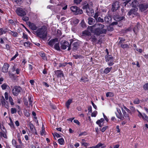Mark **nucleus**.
<instances>
[{
	"mask_svg": "<svg viewBox=\"0 0 148 148\" xmlns=\"http://www.w3.org/2000/svg\"><path fill=\"white\" fill-rule=\"evenodd\" d=\"M61 48L63 50L66 49L67 47H68V51L70 50L71 49V44H69V42L66 40L62 41L60 42Z\"/></svg>",
	"mask_w": 148,
	"mask_h": 148,
	"instance_id": "2",
	"label": "nucleus"
},
{
	"mask_svg": "<svg viewBox=\"0 0 148 148\" xmlns=\"http://www.w3.org/2000/svg\"><path fill=\"white\" fill-rule=\"evenodd\" d=\"M142 119L145 120L147 121L148 122V116L145 113H143Z\"/></svg>",
	"mask_w": 148,
	"mask_h": 148,
	"instance_id": "37",
	"label": "nucleus"
},
{
	"mask_svg": "<svg viewBox=\"0 0 148 148\" xmlns=\"http://www.w3.org/2000/svg\"><path fill=\"white\" fill-rule=\"evenodd\" d=\"M22 19L24 21H27L29 20V18L27 16H23L22 18Z\"/></svg>",
	"mask_w": 148,
	"mask_h": 148,
	"instance_id": "47",
	"label": "nucleus"
},
{
	"mask_svg": "<svg viewBox=\"0 0 148 148\" xmlns=\"http://www.w3.org/2000/svg\"><path fill=\"white\" fill-rule=\"evenodd\" d=\"M5 97L6 100H7L9 99L8 97V93L7 92H6L5 93Z\"/></svg>",
	"mask_w": 148,
	"mask_h": 148,
	"instance_id": "53",
	"label": "nucleus"
},
{
	"mask_svg": "<svg viewBox=\"0 0 148 148\" xmlns=\"http://www.w3.org/2000/svg\"><path fill=\"white\" fill-rule=\"evenodd\" d=\"M116 110L118 113V114H116L117 117L121 120H123L125 118L123 116L121 110L118 108H116Z\"/></svg>",
	"mask_w": 148,
	"mask_h": 148,
	"instance_id": "13",
	"label": "nucleus"
},
{
	"mask_svg": "<svg viewBox=\"0 0 148 148\" xmlns=\"http://www.w3.org/2000/svg\"><path fill=\"white\" fill-rule=\"evenodd\" d=\"M114 94L113 92H108L106 94V96L107 97H112L114 96Z\"/></svg>",
	"mask_w": 148,
	"mask_h": 148,
	"instance_id": "34",
	"label": "nucleus"
},
{
	"mask_svg": "<svg viewBox=\"0 0 148 148\" xmlns=\"http://www.w3.org/2000/svg\"><path fill=\"white\" fill-rule=\"evenodd\" d=\"M73 49L74 50H76L78 47V44L77 42H75L73 43Z\"/></svg>",
	"mask_w": 148,
	"mask_h": 148,
	"instance_id": "35",
	"label": "nucleus"
},
{
	"mask_svg": "<svg viewBox=\"0 0 148 148\" xmlns=\"http://www.w3.org/2000/svg\"><path fill=\"white\" fill-rule=\"evenodd\" d=\"M119 21H121L123 20H125V18L124 16H123L122 17H120L118 18Z\"/></svg>",
	"mask_w": 148,
	"mask_h": 148,
	"instance_id": "57",
	"label": "nucleus"
},
{
	"mask_svg": "<svg viewBox=\"0 0 148 148\" xmlns=\"http://www.w3.org/2000/svg\"><path fill=\"white\" fill-rule=\"evenodd\" d=\"M11 32H9V34L12 35V36L14 37H16L18 36V34L16 32L12 31L10 30Z\"/></svg>",
	"mask_w": 148,
	"mask_h": 148,
	"instance_id": "30",
	"label": "nucleus"
},
{
	"mask_svg": "<svg viewBox=\"0 0 148 148\" xmlns=\"http://www.w3.org/2000/svg\"><path fill=\"white\" fill-rule=\"evenodd\" d=\"M3 137L5 138H7L5 132L3 131H1L0 132V140H1V138H2Z\"/></svg>",
	"mask_w": 148,
	"mask_h": 148,
	"instance_id": "25",
	"label": "nucleus"
},
{
	"mask_svg": "<svg viewBox=\"0 0 148 148\" xmlns=\"http://www.w3.org/2000/svg\"><path fill=\"white\" fill-rule=\"evenodd\" d=\"M120 40L119 42V43H123V42H124L125 40V39L123 38H120Z\"/></svg>",
	"mask_w": 148,
	"mask_h": 148,
	"instance_id": "59",
	"label": "nucleus"
},
{
	"mask_svg": "<svg viewBox=\"0 0 148 148\" xmlns=\"http://www.w3.org/2000/svg\"><path fill=\"white\" fill-rule=\"evenodd\" d=\"M138 10L137 8H134L131 9L128 12L127 15L129 16H138V13L137 12Z\"/></svg>",
	"mask_w": 148,
	"mask_h": 148,
	"instance_id": "5",
	"label": "nucleus"
},
{
	"mask_svg": "<svg viewBox=\"0 0 148 148\" xmlns=\"http://www.w3.org/2000/svg\"><path fill=\"white\" fill-rule=\"evenodd\" d=\"M82 0H74V2L76 4H78L82 1Z\"/></svg>",
	"mask_w": 148,
	"mask_h": 148,
	"instance_id": "46",
	"label": "nucleus"
},
{
	"mask_svg": "<svg viewBox=\"0 0 148 148\" xmlns=\"http://www.w3.org/2000/svg\"><path fill=\"white\" fill-rule=\"evenodd\" d=\"M97 22L103 23L104 22L103 19L101 18L100 17H99L95 19Z\"/></svg>",
	"mask_w": 148,
	"mask_h": 148,
	"instance_id": "36",
	"label": "nucleus"
},
{
	"mask_svg": "<svg viewBox=\"0 0 148 148\" xmlns=\"http://www.w3.org/2000/svg\"><path fill=\"white\" fill-rule=\"evenodd\" d=\"M133 103L135 104H138L140 103V100L138 99H136L134 100Z\"/></svg>",
	"mask_w": 148,
	"mask_h": 148,
	"instance_id": "43",
	"label": "nucleus"
},
{
	"mask_svg": "<svg viewBox=\"0 0 148 148\" xmlns=\"http://www.w3.org/2000/svg\"><path fill=\"white\" fill-rule=\"evenodd\" d=\"M10 122L9 124V125L11 127L13 128H14V126L13 122L12 121V119L10 118Z\"/></svg>",
	"mask_w": 148,
	"mask_h": 148,
	"instance_id": "39",
	"label": "nucleus"
},
{
	"mask_svg": "<svg viewBox=\"0 0 148 148\" xmlns=\"http://www.w3.org/2000/svg\"><path fill=\"white\" fill-rule=\"evenodd\" d=\"M82 145H83L84 146V147H87V146H88L89 144L86 143H82Z\"/></svg>",
	"mask_w": 148,
	"mask_h": 148,
	"instance_id": "52",
	"label": "nucleus"
},
{
	"mask_svg": "<svg viewBox=\"0 0 148 148\" xmlns=\"http://www.w3.org/2000/svg\"><path fill=\"white\" fill-rule=\"evenodd\" d=\"M97 114V111H94L91 114V116L92 117H95Z\"/></svg>",
	"mask_w": 148,
	"mask_h": 148,
	"instance_id": "48",
	"label": "nucleus"
},
{
	"mask_svg": "<svg viewBox=\"0 0 148 148\" xmlns=\"http://www.w3.org/2000/svg\"><path fill=\"white\" fill-rule=\"evenodd\" d=\"M140 24L138 23L137 25L135 26L133 29V31L135 33H137L139 30V29Z\"/></svg>",
	"mask_w": 148,
	"mask_h": 148,
	"instance_id": "28",
	"label": "nucleus"
},
{
	"mask_svg": "<svg viewBox=\"0 0 148 148\" xmlns=\"http://www.w3.org/2000/svg\"><path fill=\"white\" fill-rule=\"evenodd\" d=\"M89 7V6L88 4H87L86 5H85L82 8L83 9H86V10H87V8H88Z\"/></svg>",
	"mask_w": 148,
	"mask_h": 148,
	"instance_id": "50",
	"label": "nucleus"
},
{
	"mask_svg": "<svg viewBox=\"0 0 148 148\" xmlns=\"http://www.w3.org/2000/svg\"><path fill=\"white\" fill-rule=\"evenodd\" d=\"M107 126H105L103 127L101 129V131L102 132H104L105 130L107 128Z\"/></svg>",
	"mask_w": 148,
	"mask_h": 148,
	"instance_id": "58",
	"label": "nucleus"
},
{
	"mask_svg": "<svg viewBox=\"0 0 148 148\" xmlns=\"http://www.w3.org/2000/svg\"><path fill=\"white\" fill-rule=\"evenodd\" d=\"M86 12L87 14L90 16H92L94 14V10L90 6L87 8V10H86Z\"/></svg>",
	"mask_w": 148,
	"mask_h": 148,
	"instance_id": "12",
	"label": "nucleus"
},
{
	"mask_svg": "<svg viewBox=\"0 0 148 148\" xmlns=\"http://www.w3.org/2000/svg\"><path fill=\"white\" fill-rule=\"evenodd\" d=\"M138 4V2L137 1H133L132 2L131 5L132 7L136 8L135 7L137 6Z\"/></svg>",
	"mask_w": 148,
	"mask_h": 148,
	"instance_id": "26",
	"label": "nucleus"
},
{
	"mask_svg": "<svg viewBox=\"0 0 148 148\" xmlns=\"http://www.w3.org/2000/svg\"><path fill=\"white\" fill-rule=\"evenodd\" d=\"M95 19L91 17H89L88 18V24L90 25H93L95 22Z\"/></svg>",
	"mask_w": 148,
	"mask_h": 148,
	"instance_id": "21",
	"label": "nucleus"
},
{
	"mask_svg": "<svg viewBox=\"0 0 148 148\" xmlns=\"http://www.w3.org/2000/svg\"><path fill=\"white\" fill-rule=\"evenodd\" d=\"M16 12L17 14L20 16H23L26 14L24 10L21 8H17Z\"/></svg>",
	"mask_w": 148,
	"mask_h": 148,
	"instance_id": "8",
	"label": "nucleus"
},
{
	"mask_svg": "<svg viewBox=\"0 0 148 148\" xmlns=\"http://www.w3.org/2000/svg\"><path fill=\"white\" fill-rule=\"evenodd\" d=\"M72 102V100L71 99H69L66 103V107L68 108H69V106L71 103Z\"/></svg>",
	"mask_w": 148,
	"mask_h": 148,
	"instance_id": "31",
	"label": "nucleus"
},
{
	"mask_svg": "<svg viewBox=\"0 0 148 148\" xmlns=\"http://www.w3.org/2000/svg\"><path fill=\"white\" fill-rule=\"evenodd\" d=\"M54 73L57 77H64V75L62 71L61 70H58L54 71Z\"/></svg>",
	"mask_w": 148,
	"mask_h": 148,
	"instance_id": "15",
	"label": "nucleus"
},
{
	"mask_svg": "<svg viewBox=\"0 0 148 148\" xmlns=\"http://www.w3.org/2000/svg\"><path fill=\"white\" fill-rule=\"evenodd\" d=\"M25 115L26 116L28 117L29 116V113L28 111H26L25 113Z\"/></svg>",
	"mask_w": 148,
	"mask_h": 148,
	"instance_id": "61",
	"label": "nucleus"
},
{
	"mask_svg": "<svg viewBox=\"0 0 148 148\" xmlns=\"http://www.w3.org/2000/svg\"><path fill=\"white\" fill-rule=\"evenodd\" d=\"M21 90V88L19 86H15L12 90V93L14 96H17Z\"/></svg>",
	"mask_w": 148,
	"mask_h": 148,
	"instance_id": "6",
	"label": "nucleus"
},
{
	"mask_svg": "<svg viewBox=\"0 0 148 148\" xmlns=\"http://www.w3.org/2000/svg\"><path fill=\"white\" fill-rule=\"evenodd\" d=\"M30 42H25L24 43V46L26 47H28L30 45Z\"/></svg>",
	"mask_w": 148,
	"mask_h": 148,
	"instance_id": "41",
	"label": "nucleus"
},
{
	"mask_svg": "<svg viewBox=\"0 0 148 148\" xmlns=\"http://www.w3.org/2000/svg\"><path fill=\"white\" fill-rule=\"evenodd\" d=\"M53 135L54 136H56L57 137H60V136L59 134L56 132L54 133L53 134Z\"/></svg>",
	"mask_w": 148,
	"mask_h": 148,
	"instance_id": "55",
	"label": "nucleus"
},
{
	"mask_svg": "<svg viewBox=\"0 0 148 148\" xmlns=\"http://www.w3.org/2000/svg\"><path fill=\"white\" fill-rule=\"evenodd\" d=\"M70 9L76 15L83 13V11L82 9H80L79 8L75 6H71L70 8Z\"/></svg>",
	"mask_w": 148,
	"mask_h": 148,
	"instance_id": "4",
	"label": "nucleus"
},
{
	"mask_svg": "<svg viewBox=\"0 0 148 148\" xmlns=\"http://www.w3.org/2000/svg\"><path fill=\"white\" fill-rule=\"evenodd\" d=\"M105 21L106 23H110L111 21L112 18L111 16H106L104 18Z\"/></svg>",
	"mask_w": 148,
	"mask_h": 148,
	"instance_id": "22",
	"label": "nucleus"
},
{
	"mask_svg": "<svg viewBox=\"0 0 148 148\" xmlns=\"http://www.w3.org/2000/svg\"><path fill=\"white\" fill-rule=\"evenodd\" d=\"M92 27H95L96 29L102 30L101 31L100 33H106V30L105 29H103L105 27L104 25L100 24L99 23H96L92 26Z\"/></svg>",
	"mask_w": 148,
	"mask_h": 148,
	"instance_id": "3",
	"label": "nucleus"
},
{
	"mask_svg": "<svg viewBox=\"0 0 148 148\" xmlns=\"http://www.w3.org/2000/svg\"><path fill=\"white\" fill-rule=\"evenodd\" d=\"M79 22V20L77 19H75L74 20L73 22L75 24H77Z\"/></svg>",
	"mask_w": 148,
	"mask_h": 148,
	"instance_id": "60",
	"label": "nucleus"
},
{
	"mask_svg": "<svg viewBox=\"0 0 148 148\" xmlns=\"http://www.w3.org/2000/svg\"><path fill=\"white\" fill-rule=\"evenodd\" d=\"M139 7L141 12H143L148 8V4L145 3L141 4L139 5Z\"/></svg>",
	"mask_w": 148,
	"mask_h": 148,
	"instance_id": "11",
	"label": "nucleus"
},
{
	"mask_svg": "<svg viewBox=\"0 0 148 148\" xmlns=\"http://www.w3.org/2000/svg\"><path fill=\"white\" fill-rule=\"evenodd\" d=\"M32 33L37 36L44 39L47 36V28L45 26H42L41 27L38 29L36 30L33 31Z\"/></svg>",
	"mask_w": 148,
	"mask_h": 148,
	"instance_id": "1",
	"label": "nucleus"
},
{
	"mask_svg": "<svg viewBox=\"0 0 148 148\" xmlns=\"http://www.w3.org/2000/svg\"><path fill=\"white\" fill-rule=\"evenodd\" d=\"M45 132V128H44V129H43L42 130L40 131V134L42 135H43L44 134V133Z\"/></svg>",
	"mask_w": 148,
	"mask_h": 148,
	"instance_id": "62",
	"label": "nucleus"
},
{
	"mask_svg": "<svg viewBox=\"0 0 148 148\" xmlns=\"http://www.w3.org/2000/svg\"><path fill=\"white\" fill-rule=\"evenodd\" d=\"M112 6V10L113 11H115L120 6L119 2L117 1H115L113 3Z\"/></svg>",
	"mask_w": 148,
	"mask_h": 148,
	"instance_id": "10",
	"label": "nucleus"
},
{
	"mask_svg": "<svg viewBox=\"0 0 148 148\" xmlns=\"http://www.w3.org/2000/svg\"><path fill=\"white\" fill-rule=\"evenodd\" d=\"M9 66V65L8 64L6 63H4L2 68V71L4 73L7 72L8 71Z\"/></svg>",
	"mask_w": 148,
	"mask_h": 148,
	"instance_id": "16",
	"label": "nucleus"
},
{
	"mask_svg": "<svg viewBox=\"0 0 148 148\" xmlns=\"http://www.w3.org/2000/svg\"><path fill=\"white\" fill-rule=\"evenodd\" d=\"M105 59L106 62H108V64L109 66H111L114 64L113 57L110 55H106L105 56Z\"/></svg>",
	"mask_w": 148,
	"mask_h": 148,
	"instance_id": "7",
	"label": "nucleus"
},
{
	"mask_svg": "<svg viewBox=\"0 0 148 148\" xmlns=\"http://www.w3.org/2000/svg\"><path fill=\"white\" fill-rule=\"evenodd\" d=\"M91 40L92 42H95L97 40V38L95 37H93L91 38Z\"/></svg>",
	"mask_w": 148,
	"mask_h": 148,
	"instance_id": "64",
	"label": "nucleus"
},
{
	"mask_svg": "<svg viewBox=\"0 0 148 148\" xmlns=\"http://www.w3.org/2000/svg\"><path fill=\"white\" fill-rule=\"evenodd\" d=\"M17 137H18V141L19 142V143L21 144V143H22V142L21 141V138L20 137L19 134V133H18V134Z\"/></svg>",
	"mask_w": 148,
	"mask_h": 148,
	"instance_id": "51",
	"label": "nucleus"
},
{
	"mask_svg": "<svg viewBox=\"0 0 148 148\" xmlns=\"http://www.w3.org/2000/svg\"><path fill=\"white\" fill-rule=\"evenodd\" d=\"M33 100V98L31 96H29L28 97V101L29 102V105L28 102L26 99H24V104L27 107H29V106H32V103Z\"/></svg>",
	"mask_w": 148,
	"mask_h": 148,
	"instance_id": "9",
	"label": "nucleus"
},
{
	"mask_svg": "<svg viewBox=\"0 0 148 148\" xmlns=\"http://www.w3.org/2000/svg\"><path fill=\"white\" fill-rule=\"evenodd\" d=\"M58 141L60 144L62 145L63 143L64 140L62 138H60L58 140Z\"/></svg>",
	"mask_w": 148,
	"mask_h": 148,
	"instance_id": "40",
	"label": "nucleus"
},
{
	"mask_svg": "<svg viewBox=\"0 0 148 148\" xmlns=\"http://www.w3.org/2000/svg\"><path fill=\"white\" fill-rule=\"evenodd\" d=\"M104 121V119L103 118H101L100 120H98L96 123L97 124L99 127H101L103 124V122Z\"/></svg>",
	"mask_w": 148,
	"mask_h": 148,
	"instance_id": "20",
	"label": "nucleus"
},
{
	"mask_svg": "<svg viewBox=\"0 0 148 148\" xmlns=\"http://www.w3.org/2000/svg\"><path fill=\"white\" fill-rule=\"evenodd\" d=\"M18 53L17 52H16V54L12 57L11 59V61H12L14 60V59L16 58L18 56Z\"/></svg>",
	"mask_w": 148,
	"mask_h": 148,
	"instance_id": "49",
	"label": "nucleus"
},
{
	"mask_svg": "<svg viewBox=\"0 0 148 148\" xmlns=\"http://www.w3.org/2000/svg\"><path fill=\"white\" fill-rule=\"evenodd\" d=\"M122 111L123 112V114L125 116V118L127 120H130V118L129 117L128 114H127V112H125V110H124L123 108V107H121V108Z\"/></svg>",
	"mask_w": 148,
	"mask_h": 148,
	"instance_id": "23",
	"label": "nucleus"
},
{
	"mask_svg": "<svg viewBox=\"0 0 148 148\" xmlns=\"http://www.w3.org/2000/svg\"><path fill=\"white\" fill-rule=\"evenodd\" d=\"M1 104L2 106L5 107V108L7 109H8L9 106L8 103L7 101H5L3 97H2V99H1Z\"/></svg>",
	"mask_w": 148,
	"mask_h": 148,
	"instance_id": "14",
	"label": "nucleus"
},
{
	"mask_svg": "<svg viewBox=\"0 0 148 148\" xmlns=\"http://www.w3.org/2000/svg\"><path fill=\"white\" fill-rule=\"evenodd\" d=\"M1 87L3 90H5L7 88V85L5 84H3L1 85Z\"/></svg>",
	"mask_w": 148,
	"mask_h": 148,
	"instance_id": "45",
	"label": "nucleus"
},
{
	"mask_svg": "<svg viewBox=\"0 0 148 148\" xmlns=\"http://www.w3.org/2000/svg\"><path fill=\"white\" fill-rule=\"evenodd\" d=\"M58 42V39L57 38L53 39L51 40L49 42V44L50 46H52L57 42Z\"/></svg>",
	"mask_w": 148,
	"mask_h": 148,
	"instance_id": "19",
	"label": "nucleus"
},
{
	"mask_svg": "<svg viewBox=\"0 0 148 148\" xmlns=\"http://www.w3.org/2000/svg\"><path fill=\"white\" fill-rule=\"evenodd\" d=\"M29 26L30 28L32 30H36L37 27L34 23L30 22Z\"/></svg>",
	"mask_w": 148,
	"mask_h": 148,
	"instance_id": "24",
	"label": "nucleus"
},
{
	"mask_svg": "<svg viewBox=\"0 0 148 148\" xmlns=\"http://www.w3.org/2000/svg\"><path fill=\"white\" fill-rule=\"evenodd\" d=\"M121 46L123 48H125L129 47L128 45L127 44H121Z\"/></svg>",
	"mask_w": 148,
	"mask_h": 148,
	"instance_id": "38",
	"label": "nucleus"
},
{
	"mask_svg": "<svg viewBox=\"0 0 148 148\" xmlns=\"http://www.w3.org/2000/svg\"><path fill=\"white\" fill-rule=\"evenodd\" d=\"M29 126L31 131L32 132H34L35 131H36V129L34 128V125L31 122L29 123Z\"/></svg>",
	"mask_w": 148,
	"mask_h": 148,
	"instance_id": "27",
	"label": "nucleus"
},
{
	"mask_svg": "<svg viewBox=\"0 0 148 148\" xmlns=\"http://www.w3.org/2000/svg\"><path fill=\"white\" fill-rule=\"evenodd\" d=\"M99 16L98 13V12H96L95 15L94 16V18L95 19L98 18Z\"/></svg>",
	"mask_w": 148,
	"mask_h": 148,
	"instance_id": "63",
	"label": "nucleus"
},
{
	"mask_svg": "<svg viewBox=\"0 0 148 148\" xmlns=\"http://www.w3.org/2000/svg\"><path fill=\"white\" fill-rule=\"evenodd\" d=\"M112 67L107 68L104 70V72L106 74L109 72L112 69Z\"/></svg>",
	"mask_w": 148,
	"mask_h": 148,
	"instance_id": "32",
	"label": "nucleus"
},
{
	"mask_svg": "<svg viewBox=\"0 0 148 148\" xmlns=\"http://www.w3.org/2000/svg\"><path fill=\"white\" fill-rule=\"evenodd\" d=\"M9 101L11 105L13 106L14 105V103L13 102V100L11 96L9 97Z\"/></svg>",
	"mask_w": 148,
	"mask_h": 148,
	"instance_id": "33",
	"label": "nucleus"
},
{
	"mask_svg": "<svg viewBox=\"0 0 148 148\" xmlns=\"http://www.w3.org/2000/svg\"><path fill=\"white\" fill-rule=\"evenodd\" d=\"M143 88L145 90H148V83H146L143 86Z\"/></svg>",
	"mask_w": 148,
	"mask_h": 148,
	"instance_id": "44",
	"label": "nucleus"
},
{
	"mask_svg": "<svg viewBox=\"0 0 148 148\" xmlns=\"http://www.w3.org/2000/svg\"><path fill=\"white\" fill-rule=\"evenodd\" d=\"M11 113L12 114L15 113L16 112V110L14 108H11Z\"/></svg>",
	"mask_w": 148,
	"mask_h": 148,
	"instance_id": "42",
	"label": "nucleus"
},
{
	"mask_svg": "<svg viewBox=\"0 0 148 148\" xmlns=\"http://www.w3.org/2000/svg\"><path fill=\"white\" fill-rule=\"evenodd\" d=\"M91 33L87 30H85L82 32V36H88L90 38H91Z\"/></svg>",
	"mask_w": 148,
	"mask_h": 148,
	"instance_id": "17",
	"label": "nucleus"
},
{
	"mask_svg": "<svg viewBox=\"0 0 148 148\" xmlns=\"http://www.w3.org/2000/svg\"><path fill=\"white\" fill-rule=\"evenodd\" d=\"M23 38L24 39L25 38L26 39H28V37L27 35L25 34L24 33H23Z\"/></svg>",
	"mask_w": 148,
	"mask_h": 148,
	"instance_id": "54",
	"label": "nucleus"
},
{
	"mask_svg": "<svg viewBox=\"0 0 148 148\" xmlns=\"http://www.w3.org/2000/svg\"><path fill=\"white\" fill-rule=\"evenodd\" d=\"M106 147V145H105L104 144L99 143L95 146L90 147L89 148H98L99 147H101V148H104Z\"/></svg>",
	"mask_w": 148,
	"mask_h": 148,
	"instance_id": "18",
	"label": "nucleus"
},
{
	"mask_svg": "<svg viewBox=\"0 0 148 148\" xmlns=\"http://www.w3.org/2000/svg\"><path fill=\"white\" fill-rule=\"evenodd\" d=\"M54 47L55 49L58 51L60 50L59 43V42L56 43L54 46Z\"/></svg>",
	"mask_w": 148,
	"mask_h": 148,
	"instance_id": "29",
	"label": "nucleus"
},
{
	"mask_svg": "<svg viewBox=\"0 0 148 148\" xmlns=\"http://www.w3.org/2000/svg\"><path fill=\"white\" fill-rule=\"evenodd\" d=\"M66 64H64V63H60L59 65V67H61L62 66H65L66 65Z\"/></svg>",
	"mask_w": 148,
	"mask_h": 148,
	"instance_id": "56",
	"label": "nucleus"
}]
</instances>
